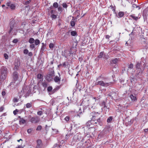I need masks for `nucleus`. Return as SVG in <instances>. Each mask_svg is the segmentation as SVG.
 Returning <instances> with one entry per match:
<instances>
[{
	"label": "nucleus",
	"mask_w": 148,
	"mask_h": 148,
	"mask_svg": "<svg viewBox=\"0 0 148 148\" xmlns=\"http://www.w3.org/2000/svg\"><path fill=\"white\" fill-rule=\"evenodd\" d=\"M1 75L0 77L1 81L3 80L6 77L7 75V69L4 66H2L1 69Z\"/></svg>",
	"instance_id": "obj_1"
},
{
	"label": "nucleus",
	"mask_w": 148,
	"mask_h": 148,
	"mask_svg": "<svg viewBox=\"0 0 148 148\" xmlns=\"http://www.w3.org/2000/svg\"><path fill=\"white\" fill-rule=\"evenodd\" d=\"M112 83V82H104L102 80L98 81L97 82L95 83V85H99L101 86L106 87L110 85Z\"/></svg>",
	"instance_id": "obj_2"
},
{
	"label": "nucleus",
	"mask_w": 148,
	"mask_h": 148,
	"mask_svg": "<svg viewBox=\"0 0 148 148\" xmlns=\"http://www.w3.org/2000/svg\"><path fill=\"white\" fill-rule=\"evenodd\" d=\"M100 114V113L99 112H91L90 114L91 116H92V117L91 119V120L90 121H89L87 123H91V122L93 121H96V117L98 115H99Z\"/></svg>",
	"instance_id": "obj_3"
},
{
	"label": "nucleus",
	"mask_w": 148,
	"mask_h": 148,
	"mask_svg": "<svg viewBox=\"0 0 148 148\" xmlns=\"http://www.w3.org/2000/svg\"><path fill=\"white\" fill-rule=\"evenodd\" d=\"M18 74L17 72L16 71H14L12 73L13 81V82L10 83V85L15 83V82L18 79Z\"/></svg>",
	"instance_id": "obj_4"
},
{
	"label": "nucleus",
	"mask_w": 148,
	"mask_h": 148,
	"mask_svg": "<svg viewBox=\"0 0 148 148\" xmlns=\"http://www.w3.org/2000/svg\"><path fill=\"white\" fill-rule=\"evenodd\" d=\"M40 121L39 118L37 116L33 117L31 118L30 121L32 123H37Z\"/></svg>",
	"instance_id": "obj_5"
},
{
	"label": "nucleus",
	"mask_w": 148,
	"mask_h": 148,
	"mask_svg": "<svg viewBox=\"0 0 148 148\" xmlns=\"http://www.w3.org/2000/svg\"><path fill=\"white\" fill-rule=\"evenodd\" d=\"M92 123L93 125L94 126H97V124H98L99 125H101V118H99L97 120L96 119V121H93L92 122H91V123Z\"/></svg>",
	"instance_id": "obj_6"
},
{
	"label": "nucleus",
	"mask_w": 148,
	"mask_h": 148,
	"mask_svg": "<svg viewBox=\"0 0 148 148\" xmlns=\"http://www.w3.org/2000/svg\"><path fill=\"white\" fill-rule=\"evenodd\" d=\"M53 73L48 74L46 76V79L48 81H51L53 79Z\"/></svg>",
	"instance_id": "obj_7"
},
{
	"label": "nucleus",
	"mask_w": 148,
	"mask_h": 148,
	"mask_svg": "<svg viewBox=\"0 0 148 148\" xmlns=\"http://www.w3.org/2000/svg\"><path fill=\"white\" fill-rule=\"evenodd\" d=\"M43 144L41 140H38L36 141V148H41Z\"/></svg>",
	"instance_id": "obj_8"
},
{
	"label": "nucleus",
	"mask_w": 148,
	"mask_h": 148,
	"mask_svg": "<svg viewBox=\"0 0 148 148\" xmlns=\"http://www.w3.org/2000/svg\"><path fill=\"white\" fill-rule=\"evenodd\" d=\"M15 23L13 21H12L10 23V29L9 31V33L10 34L12 31L13 28L14 26Z\"/></svg>",
	"instance_id": "obj_9"
},
{
	"label": "nucleus",
	"mask_w": 148,
	"mask_h": 148,
	"mask_svg": "<svg viewBox=\"0 0 148 148\" xmlns=\"http://www.w3.org/2000/svg\"><path fill=\"white\" fill-rule=\"evenodd\" d=\"M20 62L19 61H17L16 62H15L14 64V69L16 70H17L20 65Z\"/></svg>",
	"instance_id": "obj_10"
},
{
	"label": "nucleus",
	"mask_w": 148,
	"mask_h": 148,
	"mask_svg": "<svg viewBox=\"0 0 148 148\" xmlns=\"http://www.w3.org/2000/svg\"><path fill=\"white\" fill-rule=\"evenodd\" d=\"M130 17L132 19L136 21H137L140 18L138 17V16H135L134 14H133L130 15Z\"/></svg>",
	"instance_id": "obj_11"
},
{
	"label": "nucleus",
	"mask_w": 148,
	"mask_h": 148,
	"mask_svg": "<svg viewBox=\"0 0 148 148\" xmlns=\"http://www.w3.org/2000/svg\"><path fill=\"white\" fill-rule=\"evenodd\" d=\"M18 117L20 118L19 123L20 124H24L26 122V121L23 118H21V117L19 116Z\"/></svg>",
	"instance_id": "obj_12"
},
{
	"label": "nucleus",
	"mask_w": 148,
	"mask_h": 148,
	"mask_svg": "<svg viewBox=\"0 0 148 148\" xmlns=\"http://www.w3.org/2000/svg\"><path fill=\"white\" fill-rule=\"evenodd\" d=\"M130 98L132 101H135L137 100V98L136 96H135L133 95H131L130 96Z\"/></svg>",
	"instance_id": "obj_13"
},
{
	"label": "nucleus",
	"mask_w": 148,
	"mask_h": 148,
	"mask_svg": "<svg viewBox=\"0 0 148 148\" xmlns=\"http://www.w3.org/2000/svg\"><path fill=\"white\" fill-rule=\"evenodd\" d=\"M119 59V58H115L112 60L111 63L112 64H116L118 62Z\"/></svg>",
	"instance_id": "obj_14"
},
{
	"label": "nucleus",
	"mask_w": 148,
	"mask_h": 148,
	"mask_svg": "<svg viewBox=\"0 0 148 148\" xmlns=\"http://www.w3.org/2000/svg\"><path fill=\"white\" fill-rule=\"evenodd\" d=\"M54 80L56 82H60V78H59L58 76H57L55 77L54 78Z\"/></svg>",
	"instance_id": "obj_15"
},
{
	"label": "nucleus",
	"mask_w": 148,
	"mask_h": 148,
	"mask_svg": "<svg viewBox=\"0 0 148 148\" xmlns=\"http://www.w3.org/2000/svg\"><path fill=\"white\" fill-rule=\"evenodd\" d=\"M141 62H137V64L136 65V67L137 69H140L141 70V69L140 68V66L141 65Z\"/></svg>",
	"instance_id": "obj_16"
},
{
	"label": "nucleus",
	"mask_w": 148,
	"mask_h": 148,
	"mask_svg": "<svg viewBox=\"0 0 148 148\" xmlns=\"http://www.w3.org/2000/svg\"><path fill=\"white\" fill-rule=\"evenodd\" d=\"M32 102L28 103L26 105V107L27 108H29L31 107L32 106Z\"/></svg>",
	"instance_id": "obj_17"
},
{
	"label": "nucleus",
	"mask_w": 148,
	"mask_h": 148,
	"mask_svg": "<svg viewBox=\"0 0 148 148\" xmlns=\"http://www.w3.org/2000/svg\"><path fill=\"white\" fill-rule=\"evenodd\" d=\"M132 7L133 9H137L138 10H139L140 9V8L139 6L136 5L135 4H133Z\"/></svg>",
	"instance_id": "obj_18"
},
{
	"label": "nucleus",
	"mask_w": 148,
	"mask_h": 148,
	"mask_svg": "<svg viewBox=\"0 0 148 148\" xmlns=\"http://www.w3.org/2000/svg\"><path fill=\"white\" fill-rule=\"evenodd\" d=\"M124 15V13L123 12H120L119 13V17L121 18L123 17Z\"/></svg>",
	"instance_id": "obj_19"
},
{
	"label": "nucleus",
	"mask_w": 148,
	"mask_h": 148,
	"mask_svg": "<svg viewBox=\"0 0 148 148\" xmlns=\"http://www.w3.org/2000/svg\"><path fill=\"white\" fill-rule=\"evenodd\" d=\"M71 35L73 36H75L77 35V32L76 31H73L71 32Z\"/></svg>",
	"instance_id": "obj_20"
},
{
	"label": "nucleus",
	"mask_w": 148,
	"mask_h": 148,
	"mask_svg": "<svg viewBox=\"0 0 148 148\" xmlns=\"http://www.w3.org/2000/svg\"><path fill=\"white\" fill-rule=\"evenodd\" d=\"M43 76L41 74H38L37 75V78L38 79H40L42 78Z\"/></svg>",
	"instance_id": "obj_21"
},
{
	"label": "nucleus",
	"mask_w": 148,
	"mask_h": 148,
	"mask_svg": "<svg viewBox=\"0 0 148 148\" xmlns=\"http://www.w3.org/2000/svg\"><path fill=\"white\" fill-rule=\"evenodd\" d=\"M34 38H31L29 39V43L32 44L34 42Z\"/></svg>",
	"instance_id": "obj_22"
},
{
	"label": "nucleus",
	"mask_w": 148,
	"mask_h": 148,
	"mask_svg": "<svg viewBox=\"0 0 148 148\" xmlns=\"http://www.w3.org/2000/svg\"><path fill=\"white\" fill-rule=\"evenodd\" d=\"M62 145H58L57 144H56L54 146V147L55 148H61V147H62Z\"/></svg>",
	"instance_id": "obj_23"
},
{
	"label": "nucleus",
	"mask_w": 148,
	"mask_h": 148,
	"mask_svg": "<svg viewBox=\"0 0 148 148\" xmlns=\"http://www.w3.org/2000/svg\"><path fill=\"white\" fill-rule=\"evenodd\" d=\"M101 106H103L104 108L106 107V103L103 101L101 102Z\"/></svg>",
	"instance_id": "obj_24"
},
{
	"label": "nucleus",
	"mask_w": 148,
	"mask_h": 148,
	"mask_svg": "<svg viewBox=\"0 0 148 148\" xmlns=\"http://www.w3.org/2000/svg\"><path fill=\"white\" fill-rule=\"evenodd\" d=\"M112 116H109L107 119V122L108 123H110V122L112 120Z\"/></svg>",
	"instance_id": "obj_25"
},
{
	"label": "nucleus",
	"mask_w": 148,
	"mask_h": 148,
	"mask_svg": "<svg viewBox=\"0 0 148 148\" xmlns=\"http://www.w3.org/2000/svg\"><path fill=\"white\" fill-rule=\"evenodd\" d=\"M52 87L51 86H49L47 88V90L48 92H51L52 91Z\"/></svg>",
	"instance_id": "obj_26"
},
{
	"label": "nucleus",
	"mask_w": 148,
	"mask_h": 148,
	"mask_svg": "<svg viewBox=\"0 0 148 148\" xmlns=\"http://www.w3.org/2000/svg\"><path fill=\"white\" fill-rule=\"evenodd\" d=\"M40 43V42L38 39H37L35 40V44L36 45H38Z\"/></svg>",
	"instance_id": "obj_27"
},
{
	"label": "nucleus",
	"mask_w": 148,
	"mask_h": 148,
	"mask_svg": "<svg viewBox=\"0 0 148 148\" xmlns=\"http://www.w3.org/2000/svg\"><path fill=\"white\" fill-rule=\"evenodd\" d=\"M53 6L55 8H57L58 6V4L57 2H55L53 3Z\"/></svg>",
	"instance_id": "obj_28"
},
{
	"label": "nucleus",
	"mask_w": 148,
	"mask_h": 148,
	"mask_svg": "<svg viewBox=\"0 0 148 148\" xmlns=\"http://www.w3.org/2000/svg\"><path fill=\"white\" fill-rule=\"evenodd\" d=\"M15 5L14 4H11L10 5V8L12 10H14L15 9Z\"/></svg>",
	"instance_id": "obj_29"
},
{
	"label": "nucleus",
	"mask_w": 148,
	"mask_h": 148,
	"mask_svg": "<svg viewBox=\"0 0 148 148\" xmlns=\"http://www.w3.org/2000/svg\"><path fill=\"white\" fill-rule=\"evenodd\" d=\"M49 47L50 49L53 48L54 46V44L53 43H50L49 45Z\"/></svg>",
	"instance_id": "obj_30"
},
{
	"label": "nucleus",
	"mask_w": 148,
	"mask_h": 148,
	"mask_svg": "<svg viewBox=\"0 0 148 148\" xmlns=\"http://www.w3.org/2000/svg\"><path fill=\"white\" fill-rule=\"evenodd\" d=\"M103 52H101L99 54L98 56V58H101L102 57L103 55Z\"/></svg>",
	"instance_id": "obj_31"
},
{
	"label": "nucleus",
	"mask_w": 148,
	"mask_h": 148,
	"mask_svg": "<svg viewBox=\"0 0 148 148\" xmlns=\"http://www.w3.org/2000/svg\"><path fill=\"white\" fill-rule=\"evenodd\" d=\"M51 17L52 18V19H55L57 18V16L54 14H52L51 15Z\"/></svg>",
	"instance_id": "obj_32"
},
{
	"label": "nucleus",
	"mask_w": 148,
	"mask_h": 148,
	"mask_svg": "<svg viewBox=\"0 0 148 148\" xmlns=\"http://www.w3.org/2000/svg\"><path fill=\"white\" fill-rule=\"evenodd\" d=\"M42 129V127L41 125H38L37 126L36 130L37 131L40 130Z\"/></svg>",
	"instance_id": "obj_33"
},
{
	"label": "nucleus",
	"mask_w": 148,
	"mask_h": 148,
	"mask_svg": "<svg viewBox=\"0 0 148 148\" xmlns=\"http://www.w3.org/2000/svg\"><path fill=\"white\" fill-rule=\"evenodd\" d=\"M70 117L69 116H67L64 118V120L66 121H68L70 119Z\"/></svg>",
	"instance_id": "obj_34"
},
{
	"label": "nucleus",
	"mask_w": 148,
	"mask_h": 148,
	"mask_svg": "<svg viewBox=\"0 0 148 148\" xmlns=\"http://www.w3.org/2000/svg\"><path fill=\"white\" fill-rule=\"evenodd\" d=\"M42 86L44 87H46L47 86V84L46 82H43L42 83Z\"/></svg>",
	"instance_id": "obj_35"
},
{
	"label": "nucleus",
	"mask_w": 148,
	"mask_h": 148,
	"mask_svg": "<svg viewBox=\"0 0 148 148\" xmlns=\"http://www.w3.org/2000/svg\"><path fill=\"white\" fill-rule=\"evenodd\" d=\"M31 1V0H27V1H25L24 3V4L25 5H27L30 3Z\"/></svg>",
	"instance_id": "obj_36"
},
{
	"label": "nucleus",
	"mask_w": 148,
	"mask_h": 148,
	"mask_svg": "<svg viewBox=\"0 0 148 148\" xmlns=\"http://www.w3.org/2000/svg\"><path fill=\"white\" fill-rule=\"evenodd\" d=\"M62 65V66L64 68L66 67V63L65 62H64L62 64H60V65H59V66H60L61 65Z\"/></svg>",
	"instance_id": "obj_37"
},
{
	"label": "nucleus",
	"mask_w": 148,
	"mask_h": 148,
	"mask_svg": "<svg viewBox=\"0 0 148 148\" xmlns=\"http://www.w3.org/2000/svg\"><path fill=\"white\" fill-rule=\"evenodd\" d=\"M42 46L41 50L42 51H44V49H45V45H44V43H42Z\"/></svg>",
	"instance_id": "obj_38"
},
{
	"label": "nucleus",
	"mask_w": 148,
	"mask_h": 148,
	"mask_svg": "<svg viewBox=\"0 0 148 148\" xmlns=\"http://www.w3.org/2000/svg\"><path fill=\"white\" fill-rule=\"evenodd\" d=\"M62 5L63 7L65 8H66L68 7V5L66 3H63Z\"/></svg>",
	"instance_id": "obj_39"
},
{
	"label": "nucleus",
	"mask_w": 148,
	"mask_h": 148,
	"mask_svg": "<svg viewBox=\"0 0 148 148\" xmlns=\"http://www.w3.org/2000/svg\"><path fill=\"white\" fill-rule=\"evenodd\" d=\"M30 47L31 49H33L35 48V46L34 44H32L30 46Z\"/></svg>",
	"instance_id": "obj_40"
},
{
	"label": "nucleus",
	"mask_w": 148,
	"mask_h": 148,
	"mask_svg": "<svg viewBox=\"0 0 148 148\" xmlns=\"http://www.w3.org/2000/svg\"><path fill=\"white\" fill-rule=\"evenodd\" d=\"M28 53V51L27 49H25L23 51V53L24 54H27Z\"/></svg>",
	"instance_id": "obj_41"
},
{
	"label": "nucleus",
	"mask_w": 148,
	"mask_h": 148,
	"mask_svg": "<svg viewBox=\"0 0 148 148\" xmlns=\"http://www.w3.org/2000/svg\"><path fill=\"white\" fill-rule=\"evenodd\" d=\"M4 56L5 59H8V55L7 53L4 54Z\"/></svg>",
	"instance_id": "obj_42"
},
{
	"label": "nucleus",
	"mask_w": 148,
	"mask_h": 148,
	"mask_svg": "<svg viewBox=\"0 0 148 148\" xmlns=\"http://www.w3.org/2000/svg\"><path fill=\"white\" fill-rule=\"evenodd\" d=\"M79 112H78L79 113H78L77 116H79L80 115V114L82 113V110H81V108H79Z\"/></svg>",
	"instance_id": "obj_43"
},
{
	"label": "nucleus",
	"mask_w": 148,
	"mask_h": 148,
	"mask_svg": "<svg viewBox=\"0 0 148 148\" xmlns=\"http://www.w3.org/2000/svg\"><path fill=\"white\" fill-rule=\"evenodd\" d=\"M37 114L38 115H41L42 114V111H39L37 112Z\"/></svg>",
	"instance_id": "obj_44"
},
{
	"label": "nucleus",
	"mask_w": 148,
	"mask_h": 148,
	"mask_svg": "<svg viewBox=\"0 0 148 148\" xmlns=\"http://www.w3.org/2000/svg\"><path fill=\"white\" fill-rule=\"evenodd\" d=\"M71 26H74L75 25V22L74 21H71Z\"/></svg>",
	"instance_id": "obj_45"
},
{
	"label": "nucleus",
	"mask_w": 148,
	"mask_h": 148,
	"mask_svg": "<svg viewBox=\"0 0 148 148\" xmlns=\"http://www.w3.org/2000/svg\"><path fill=\"white\" fill-rule=\"evenodd\" d=\"M133 64L132 63H131L129 65L128 68L130 69H132L133 68Z\"/></svg>",
	"instance_id": "obj_46"
},
{
	"label": "nucleus",
	"mask_w": 148,
	"mask_h": 148,
	"mask_svg": "<svg viewBox=\"0 0 148 148\" xmlns=\"http://www.w3.org/2000/svg\"><path fill=\"white\" fill-rule=\"evenodd\" d=\"M33 130L32 129H28L27 130V132L28 134H30L31 133L32 131Z\"/></svg>",
	"instance_id": "obj_47"
},
{
	"label": "nucleus",
	"mask_w": 148,
	"mask_h": 148,
	"mask_svg": "<svg viewBox=\"0 0 148 148\" xmlns=\"http://www.w3.org/2000/svg\"><path fill=\"white\" fill-rule=\"evenodd\" d=\"M57 91V89H54L53 90H52L51 92V94H53L55 93Z\"/></svg>",
	"instance_id": "obj_48"
},
{
	"label": "nucleus",
	"mask_w": 148,
	"mask_h": 148,
	"mask_svg": "<svg viewBox=\"0 0 148 148\" xmlns=\"http://www.w3.org/2000/svg\"><path fill=\"white\" fill-rule=\"evenodd\" d=\"M13 101L14 102H17L18 101V99L17 98H14L13 99Z\"/></svg>",
	"instance_id": "obj_49"
},
{
	"label": "nucleus",
	"mask_w": 148,
	"mask_h": 148,
	"mask_svg": "<svg viewBox=\"0 0 148 148\" xmlns=\"http://www.w3.org/2000/svg\"><path fill=\"white\" fill-rule=\"evenodd\" d=\"M4 108L3 106H1L0 108V112H2L3 111V110L4 109Z\"/></svg>",
	"instance_id": "obj_50"
},
{
	"label": "nucleus",
	"mask_w": 148,
	"mask_h": 148,
	"mask_svg": "<svg viewBox=\"0 0 148 148\" xmlns=\"http://www.w3.org/2000/svg\"><path fill=\"white\" fill-rule=\"evenodd\" d=\"M18 41V40L17 39H15L13 40V42L14 43H16Z\"/></svg>",
	"instance_id": "obj_51"
},
{
	"label": "nucleus",
	"mask_w": 148,
	"mask_h": 148,
	"mask_svg": "<svg viewBox=\"0 0 148 148\" xmlns=\"http://www.w3.org/2000/svg\"><path fill=\"white\" fill-rule=\"evenodd\" d=\"M18 112V111L17 109L14 110L13 112V113L14 115H15L17 114V113Z\"/></svg>",
	"instance_id": "obj_52"
},
{
	"label": "nucleus",
	"mask_w": 148,
	"mask_h": 148,
	"mask_svg": "<svg viewBox=\"0 0 148 148\" xmlns=\"http://www.w3.org/2000/svg\"><path fill=\"white\" fill-rule=\"evenodd\" d=\"M55 12V11L53 10H51L50 12V13L52 15V14H54V12Z\"/></svg>",
	"instance_id": "obj_53"
},
{
	"label": "nucleus",
	"mask_w": 148,
	"mask_h": 148,
	"mask_svg": "<svg viewBox=\"0 0 148 148\" xmlns=\"http://www.w3.org/2000/svg\"><path fill=\"white\" fill-rule=\"evenodd\" d=\"M28 55L30 56H32L33 55V53L32 52H30L28 53Z\"/></svg>",
	"instance_id": "obj_54"
},
{
	"label": "nucleus",
	"mask_w": 148,
	"mask_h": 148,
	"mask_svg": "<svg viewBox=\"0 0 148 148\" xmlns=\"http://www.w3.org/2000/svg\"><path fill=\"white\" fill-rule=\"evenodd\" d=\"M92 99H95V101H96L97 100H98L99 98H98V97H97V98H96V97H93Z\"/></svg>",
	"instance_id": "obj_55"
},
{
	"label": "nucleus",
	"mask_w": 148,
	"mask_h": 148,
	"mask_svg": "<svg viewBox=\"0 0 148 148\" xmlns=\"http://www.w3.org/2000/svg\"><path fill=\"white\" fill-rule=\"evenodd\" d=\"M58 10L59 11H61V12H62V8L61 7H59L58 8Z\"/></svg>",
	"instance_id": "obj_56"
},
{
	"label": "nucleus",
	"mask_w": 148,
	"mask_h": 148,
	"mask_svg": "<svg viewBox=\"0 0 148 148\" xmlns=\"http://www.w3.org/2000/svg\"><path fill=\"white\" fill-rule=\"evenodd\" d=\"M110 37V36L108 35H107L106 36L105 38L107 39H109V38Z\"/></svg>",
	"instance_id": "obj_57"
},
{
	"label": "nucleus",
	"mask_w": 148,
	"mask_h": 148,
	"mask_svg": "<svg viewBox=\"0 0 148 148\" xmlns=\"http://www.w3.org/2000/svg\"><path fill=\"white\" fill-rule=\"evenodd\" d=\"M23 145H20L18 147H16V148H23Z\"/></svg>",
	"instance_id": "obj_58"
},
{
	"label": "nucleus",
	"mask_w": 148,
	"mask_h": 148,
	"mask_svg": "<svg viewBox=\"0 0 148 148\" xmlns=\"http://www.w3.org/2000/svg\"><path fill=\"white\" fill-rule=\"evenodd\" d=\"M2 94L3 96H4L5 94V91H3L2 92Z\"/></svg>",
	"instance_id": "obj_59"
},
{
	"label": "nucleus",
	"mask_w": 148,
	"mask_h": 148,
	"mask_svg": "<svg viewBox=\"0 0 148 148\" xmlns=\"http://www.w3.org/2000/svg\"><path fill=\"white\" fill-rule=\"evenodd\" d=\"M11 3H10V2H8L7 3V6H8V7H10V5H11Z\"/></svg>",
	"instance_id": "obj_60"
},
{
	"label": "nucleus",
	"mask_w": 148,
	"mask_h": 148,
	"mask_svg": "<svg viewBox=\"0 0 148 148\" xmlns=\"http://www.w3.org/2000/svg\"><path fill=\"white\" fill-rule=\"evenodd\" d=\"M148 131V129H144V131L145 132H147Z\"/></svg>",
	"instance_id": "obj_61"
},
{
	"label": "nucleus",
	"mask_w": 148,
	"mask_h": 148,
	"mask_svg": "<svg viewBox=\"0 0 148 148\" xmlns=\"http://www.w3.org/2000/svg\"><path fill=\"white\" fill-rule=\"evenodd\" d=\"M60 88V87L59 86H58L57 87H56V88H55V89H57V91Z\"/></svg>",
	"instance_id": "obj_62"
},
{
	"label": "nucleus",
	"mask_w": 148,
	"mask_h": 148,
	"mask_svg": "<svg viewBox=\"0 0 148 148\" xmlns=\"http://www.w3.org/2000/svg\"><path fill=\"white\" fill-rule=\"evenodd\" d=\"M21 140L22 141V140L21 139H20L19 140H17V141L18 142H20V141H21Z\"/></svg>",
	"instance_id": "obj_63"
},
{
	"label": "nucleus",
	"mask_w": 148,
	"mask_h": 148,
	"mask_svg": "<svg viewBox=\"0 0 148 148\" xmlns=\"http://www.w3.org/2000/svg\"><path fill=\"white\" fill-rule=\"evenodd\" d=\"M101 77V76L97 78V80H99L100 79V78Z\"/></svg>",
	"instance_id": "obj_64"
}]
</instances>
